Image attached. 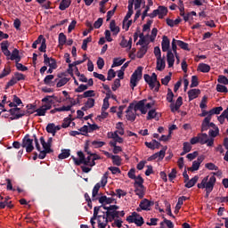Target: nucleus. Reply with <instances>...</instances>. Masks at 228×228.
Returning a JSON list of instances; mask_svg holds the SVG:
<instances>
[{
  "label": "nucleus",
  "mask_w": 228,
  "mask_h": 228,
  "mask_svg": "<svg viewBox=\"0 0 228 228\" xmlns=\"http://www.w3.org/2000/svg\"><path fill=\"white\" fill-rule=\"evenodd\" d=\"M60 129H61V126H56L54 125V123H50L46 126L47 133H50L51 134H53V136H54V134H56V132L60 131Z\"/></svg>",
  "instance_id": "5701e85b"
},
{
  "label": "nucleus",
  "mask_w": 228,
  "mask_h": 228,
  "mask_svg": "<svg viewBox=\"0 0 228 228\" xmlns=\"http://www.w3.org/2000/svg\"><path fill=\"white\" fill-rule=\"evenodd\" d=\"M119 134L110 132L108 134L109 138H112L116 143H124V139L120 136H118Z\"/></svg>",
  "instance_id": "a878e982"
},
{
  "label": "nucleus",
  "mask_w": 228,
  "mask_h": 228,
  "mask_svg": "<svg viewBox=\"0 0 228 228\" xmlns=\"http://www.w3.org/2000/svg\"><path fill=\"white\" fill-rule=\"evenodd\" d=\"M202 161H204V157H198L197 160H194L192 162V167H189L188 170H190L191 172L199 170V168L200 167V163H202Z\"/></svg>",
  "instance_id": "412c9836"
},
{
  "label": "nucleus",
  "mask_w": 228,
  "mask_h": 228,
  "mask_svg": "<svg viewBox=\"0 0 228 228\" xmlns=\"http://www.w3.org/2000/svg\"><path fill=\"white\" fill-rule=\"evenodd\" d=\"M39 141L43 149H45L46 152H53V150L51 149V145H53V137H50L47 142H45L44 137H40Z\"/></svg>",
  "instance_id": "4468645a"
},
{
  "label": "nucleus",
  "mask_w": 228,
  "mask_h": 228,
  "mask_svg": "<svg viewBox=\"0 0 228 228\" xmlns=\"http://www.w3.org/2000/svg\"><path fill=\"white\" fill-rule=\"evenodd\" d=\"M108 112L106 110H102L101 115L97 117V119L102 122V120H104V118H108Z\"/></svg>",
  "instance_id": "0e129e2a"
},
{
  "label": "nucleus",
  "mask_w": 228,
  "mask_h": 228,
  "mask_svg": "<svg viewBox=\"0 0 228 228\" xmlns=\"http://www.w3.org/2000/svg\"><path fill=\"white\" fill-rule=\"evenodd\" d=\"M125 61H126V59L115 58L113 60V64L111 68L113 69L115 67H120V65H123Z\"/></svg>",
  "instance_id": "79ce46f5"
},
{
  "label": "nucleus",
  "mask_w": 228,
  "mask_h": 228,
  "mask_svg": "<svg viewBox=\"0 0 228 228\" xmlns=\"http://www.w3.org/2000/svg\"><path fill=\"white\" fill-rule=\"evenodd\" d=\"M154 206V202L144 199L140 202L139 207L136 208V211L140 213L141 211H151V207Z\"/></svg>",
  "instance_id": "9b49d317"
},
{
  "label": "nucleus",
  "mask_w": 228,
  "mask_h": 228,
  "mask_svg": "<svg viewBox=\"0 0 228 228\" xmlns=\"http://www.w3.org/2000/svg\"><path fill=\"white\" fill-rule=\"evenodd\" d=\"M168 13V9L165 6H159L158 9L154 10L152 13L149 14V17L151 19H154V17H158L159 19H163V17H166V15Z\"/></svg>",
  "instance_id": "1a4fd4ad"
},
{
  "label": "nucleus",
  "mask_w": 228,
  "mask_h": 228,
  "mask_svg": "<svg viewBox=\"0 0 228 228\" xmlns=\"http://www.w3.org/2000/svg\"><path fill=\"white\" fill-rule=\"evenodd\" d=\"M99 190H101V183H96L93 189V199H95V197H97Z\"/></svg>",
  "instance_id": "864d4df0"
},
{
  "label": "nucleus",
  "mask_w": 228,
  "mask_h": 228,
  "mask_svg": "<svg viewBox=\"0 0 228 228\" xmlns=\"http://www.w3.org/2000/svg\"><path fill=\"white\" fill-rule=\"evenodd\" d=\"M70 104L68 106H62L59 108V111H71L72 110V106L76 105V101L70 99L69 101Z\"/></svg>",
  "instance_id": "c9c22d12"
},
{
  "label": "nucleus",
  "mask_w": 228,
  "mask_h": 228,
  "mask_svg": "<svg viewBox=\"0 0 228 228\" xmlns=\"http://www.w3.org/2000/svg\"><path fill=\"white\" fill-rule=\"evenodd\" d=\"M126 221L129 224H135L137 227H142V225L144 224L143 217L136 212H133L130 216H128L126 217Z\"/></svg>",
  "instance_id": "6e6552de"
},
{
  "label": "nucleus",
  "mask_w": 228,
  "mask_h": 228,
  "mask_svg": "<svg viewBox=\"0 0 228 228\" xmlns=\"http://www.w3.org/2000/svg\"><path fill=\"white\" fill-rule=\"evenodd\" d=\"M161 47H162L163 53H168V51H172L170 50V39H168V37L163 36Z\"/></svg>",
  "instance_id": "f3484780"
},
{
  "label": "nucleus",
  "mask_w": 228,
  "mask_h": 228,
  "mask_svg": "<svg viewBox=\"0 0 228 228\" xmlns=\"http://www.w3.org/2000/svg\"><path fill=\"white\" fill-rule=\"evenodd\" d=\"M70 156V150H62L61 153L59 154V159H67Z\"/></svg>",
  "instance_id": "37998d69"
},
{
  "label": "nucleus",
  "mask_w": 228,
  "mask_h": 228,
  "mask_svg": "<svg viewBox=\"0 0 228 228\" xmlns=\"http://www.w3.org/2000/svg\"><path fill=\"white\" fill-rule=\"evenodd\" d=\"M167 152V146L164 147L159 152H157L155 154H153L152 156H151L148 159V161H152V159H163V158H165V154Z\"/></svg>",
  "instance_id": "4be33fe9"
},
{
  "label": "nucleus",
  "mask_w": 228,
  "mask_h": 228,
  "mask_svg": "<svg viewBox=\"0 0 228 228\" xmlns=\"http://www.w3.org/2000/svg\"><path fill=\"white\" fill-rule=\"evenodd\" d=\"M94 106H95V100L94 98H88L82 110L86 111V110H90V108H94Z\"/></svg>",
  "instance_id": "2f4dec72"
},
{
  "label": "nucleus",
  "mask_w": 228,
  "mask_h": 228,
  "mask_svg": "<svg viewBox=\"0 0 228 228\" xmlns=\"http://www.w3.org/2000/svg\"><path fill=\"white\" fill-rule=\"evenodd\" d=\"M44 63L45 65H48L51 69H57L58 65L56 64V60L53 58H49L47 53L44 54Z\"/></svg>",
  "instance_id": "dca6fc26"
},
{
  "label": "nucleus",
  "mask_w": 228,
  "mask_h": 228,
  "mask_svg": "<svg viewBox=\"0 0 228 228\" xmlns=\"http://www.w3.org/2000/svg\"><path fill=\"white\" fill-rule=\"evenodd\" d=\"M172 53V51H168L167 53V61L169 69H172L174 67V63H175V55Z\"/></svg>",
  "instance_id": "393cba45"
},
{
  "label": "nucleus",
  "mask_w": 228,
  "mask_h": 228,
  "mask_svg": "<svg viewBox=\"0 0 228 228\" xmlns=\"http://www.w3.org/2000/svg\"><path fill=\"white\" fill-rule=\"evenodd\" d=\"M167 102H174V93L172 92V89L167 90Z\"/></svg>",
  "instance_id": "13d9d810"
},
{
  "label": "nucleus",
  "mask_w": 228,
  "mask_h": 228,
  "mask_svg": "<svg viewBox=\"0 0 228 228\" xmlns=\"http://www.w3.org/2000/svg\"><path fill=\"white\" fill-rule=\"evenodd\" d=\"M69 81V78L67 77H63L61 78L58 82H57V88H61V86H65V84Z\"/></svg>",
  "instance_id": "6e6d98bb"
},
{
  "label": "nucleus",
  "mask_w": 228,
  "mask_h": 228,
  "mask_svg": "<svg viewBox=\"0 0 228 228\" xmlns=\"http://www.w3.org/2000/svg\"><path fill=\"white\" fill-rule=\"evenodd\" d=\"M158 113L156 112V110H151L148 112L147 120H152V118H156V116Z\"/></svg>",
  "instance_id": "3c124183"
},
{
  "label": "nucleus",
  "mask_w": 228,
  "mask_h": 228,
  "mask_svg": "<svg viewBox=\"0 0 228 228\" xmlns=\"http://www.w3.org/2000/svg\"><path fill=\"white\" fill-rule=\"evenodd\" d=\"M216 183V177L215 175L212 176H206L202 179L200 183H198V188L201 190H206V197H209V193L213 191V189L215 188V184Z\"/></svg>",
  "instance_id": "39448f33"
},
{
  "label": "nucleus",
  "mask_w": 228,
  "mask_h": 228,
  "mask_svg": "<svg viewBox=\"0 0 228 228\" xmlns=\"http://www.w3.org/2000/svg\"><path fill=\"white\" fill-rule=\"evenodd\" d=\"M145 145H146V147H148V149L154 150V149H156V147H159V142L156 140H153L152 142H146Z\"/></svg>",
  "instance_id": "a18cd8bd"
},
{
  "label": "nucleus",
  "mask_w": 228,
  "mask_h": 228,
  "mask_svg": "<svg viewBox=\"0 0 228 228\" xmlns=\"http://www.w3.org/2000/svg\"><path fill=\"white\" fill-rule=\"evenodd\" d=\"M8 47H10V43H8V41H4L1 43L2 53L4 54V56L10 58L12 53L10 52V50H8Z\"/></svg>",
  "instance_id": "b1692460"
},
{
  "label": "nucleus",
  "mask_w": 228,
  "mask_h": 228,
  "mask_svg": "<svg viewBox=\"0 0 228 228\" xmlns=\"http://www.w3.org/2000/svg\"><path fill=\"white\" fill-rule=\"evenodd\" d=\"M112 163L113 165H116V167H120L122 165V159H120L119 156H111Z\"/></svg>",
  "instance_id": "c03bdc74"
},
{
  "label": "nucleus",
  "mask_w": 228,
  "mask_h": 228,
  "mask_svg": "<svg viewBox=\"0 0 228 228\" xmlns=\"http://www.w3.org/2000/svg\"><path fill=\"white\" fill-rule=\"evenodd\" d=\"M70 6V0H62L60 4L59 9L63 12L64 10H67Z\"/></svg>",
  "instance_id": "a19ab883"
},
{
  "label": "nucleus",
  "mask_w": 228,
  "mask_h": 228,
  "mask_svg": "<svg viewBox=\"0 0 228 228\" xmlns=\"http://www.w3.org/2000/svg\"><path fill=\"white\" fill-rule=\"evenodd\" d=\"M135 195L139 196V199H143V197L145 196V188L143 187V185H138L135 186Z\"/></svg>",
  "instance_id": "c85d7f7f"
},
{
  "label": "nucleus",
  "mask_w": 228,
  "mask_h": 228,
  "mask_svg": "<svg viewBox=\"0 0 228 228\" xmlns=\"http://www.w3.org/2000/svg\"><path fill=\"white\" fill-rule=\"evenodd\" d=\"M142 70H143V68L138 67L134 70V72L132 74V76L130 77V86H131V88H133V90H134V86H136V85H138V82L140 81V79H142Z\"/></svg>",
  "instance_id": "0eeeda50"
},
{
  "label": "nucleus",
  "mask_w": 228,
  "mask_h": 228,
  "mask_svg": "<svg viewBox=\"0 0 228 228\" xmlns=\"http://www.w3.org/2000/svg\"><path fill=\"white\" fill-rule=\"evenodd\" d=\"M147 53V47L142 46L140 48V50L137 52V58H143V56H145V54Z\"/></svg>",
  "instance_id": "de8ad7c7"
},
{
  "label": "nucleus",
  "mask_w": 228,
  "mask_h": 228,
  "mask_svg": "<svg viewBox=\"0 0 228 228\" xmlns=\"http://www.w3.org/2000/svg\"><path fill=\"white\" fill-rule=\"evenodd\" d=\"M216 90L218 92H220L221 94H227V92H228L227 87L225 86H222L220 84H218L216 86Z\"/></svg>",
  "instance_id": "052dcab7"
},
{
  "label": "nucleus",
  "mask_w": 228,
  "mask_h": 228,
  "mask_svg": "<svg viewBox=\"0 0 228 228\" xmlns=\"http://www.w3.org/2000/svg\"><path fill=\"white\" fill-rule=\"evenodd\" d=\"M107 215V217L109 218V222H113L115 218H118V215H120V212H105Z\"/></svg>",
  "instance_id": "58836bf2"
},
{
  "label": "nucleus",
  "mask_w": 228,
  "mask_h": 228,
  "mask_svg": "<svg viewBox=\"0 0 228 228\" xmlns=\"http://www.w3.org/2000/svg\"><path fill=\"white\" fill-rule=\"evenodd\" d=\"M144 81L148 83L151 90H154L155 92H159V86L161 85L159 84V81H158V75H156V73H152L151 76L147 74L144 75Z\"/></svg>",
  "instance_id": "423d86ee"
},
{
  "label": "nucleus",
  "mask_w": 228,
  "mask_h": 228,
  "mask_svg": "<svg viewBox=\"0 0 228 228\" xmlns=\"http://www.w3.org/2000/svg\"><path fill=\"white\" fill-rule=\"evenodd\" d=\"M197 181H199V176L196 175L186 183L185 187L186 188H193V186H195V184H197Z\"/></svg>",
  "instance_id": "4c0bfd02"
},
{
  "label": "nucleus",
  "mask_w": 228,
  "mask_h": 228,
  "mask_svg": "<svg viewBox=\"0 0 228 228\" xmlns=\"http://www.w3.org/2000/svg\"><path fill=\"white\" fill-rule=\"evenodd\" d=\"M177 45H178V47H181V49H183L184 51H189L188 43H184L183 41L173 38L172 43H171V47H172V51H173L174 54H176Z\"/></svg>",
  "instance_id": "9d476101"
},
{
  "label": "nucleus",
  "mask_w": 228,
  "mask_h": 228,
  "mask_svg": "<svg viewBox=\"0 0 228 228\" xmlns=\"http://www.w3.org/2000/svg\"><path fill=\"white\" fill-rule=\"evenodd\" d=\"M133 3H134V0H128V12L124 18L126 20H129L133 15Z\"/></svg>",
  "instance_id": "473e14b6"
},
{
  "label": "nucleus",
  "mask_w": 228,
  "mask_h": 228,
  "mask_svg": "<svg viewBox=\"0 0 228 228\" xmlns=\"http://www.w3.org/2000/svg\"><path fill=\"white\" fill-rule=\"evenodd\" d=\"M200 95V90L199 89H191L188 91L189 101H193V99H197Z\"/></svg>",
  "instance_id": "bb28decb"
},
{
  "label": "nucleus",
  "mask_w": 228,
  "mask_h": 228,
  "mask_svg": "<svg viewBox=\"0 0 228 228\" xmlns=\"http://www.w3.org/2000/svg\"><path fill=\"white\" fill-rule=\"evenodd\" d=\"M21 147L26 149L27 152H33V150L35 149V147L33 146V139H30L29 135H26L23 138Z\"/></svg>",
  "instance_id": "f8f14e48"
},
{
  "label": "nucleus",
  "mask_w": 228,
  "mask_h": 228,
  "mask_svg": "<svg viewBox=\"0 0 228 228\" xmlns=\"http://www.w3.org/2000/svg\"><path fill=\"white\" fill-rule=\"evenodd\" d=\"M121 47L128 48V51H131V47H133V38H129L127 41L126 38H123L120 43Z\"/></svg>",
  "instance_id": "7c9ffc66"
},
{
  "label": "nucleus",
  "mask_w": 228,
  "mask_h": 228,
  "mask_svg": "<svg viewBox=\"0 0 228 228\" xmlns=\"http://www.w3.org/2000/svg\"><path fill=\"white\" fill-rule=\"evenodd\" d=\"M116 131L112 133H116V134H120V136H124L125 131H124V123L118 122L116 124Z\"/></svg>",
  "instance_id": "72a5a7b5"
},
{
  "label": "nucleus",
  "mask_w": 228,
  "mask_h": 228,
  "mask_svg": "<svg viewBox=\"0 0 228 228\" xmlns=\"http://www.w3.org/2000/svg\"><path fill=\"white\" fill-rule=\"evenodd\" d=\"M10 113L12 117H11V120H17L18 118H20L21 117H24L26 115V111L20 110V108L15 107L11 109Z\"/></svg>",
  "instance_id": "ddd939ff"
},
{
  "label": "nucleus",
  "mask_w": 228,
  "mask_h": 228,
  "mask_svg": "<svg viewBox=\"0 0 228 228\" xmlns=\"http://www.w3.org/2000/svg\"><path fill=\"white\" fill-rule=\"evenodd\" d=\"M83 97H95V91L94 90H89V91H86L83 94Z\"/></svg>",
  "instance_id": "69168bd1"
},
{
  "label": "nucleus",
  "mask_w": 228,
  "mask_h": 228,
  "mask_svg": "<svg viewBox=\"0 0 228 228\" xmlns=\"http://www.w3.org/2000/svg\"><path fill=\"white\" fill-rule=\"evenodd\" d=\"M131 24H133V20H123V28L126 29V31L129 29V28L131 27Z\"/></svg>",
  "instance_id": "bf43d9fd"
},
{
  "label": "nucleus",
  "mask_w": 228,
  "mask_h": 228,
  "mask_svg": "<svg viewBox=\"0 0 228 228\" xmlns=\"http://www.w3.org/2000/svg\"><path fill=\"white\" fill-rule=\"evenodd\" d=\"M110 29L113 33V35H118L120 33V28L117 26L115 20H111L110 23Z\"/></svg>",
  "instance_id": "f704fd0d"
},
{
  "label": "nucleus",
  "mask_w": 228,
  "mask_h": 228,
  "mask_svg": "<svg viewBox=\"0 0 228 228\" xmlns=\"http://www.w3.org/2000/svg\"><path fill=\"white\" fill-rule=\"evenodd\" d=\"M217 81L222 85H228V79L225 77V76H219Z\"/></svg>",
  "instance_id": "338daca9"
},
{
  "label": "nucleus",
  "mask_w": 228,
  "mask_h": 228,
  "mask_svg": "<svg viewBox=\"0 0 228 228\" xmlns=\"http://www.w3.org/2000/svg\"><path fill=\"white\" fill-rule=\"evenodd\" d=\"M170 79H172V73H169V75L166 76L164 78L161 79L162 85H165V86H167V85L170 83Z\"/></svg>",
  "instance_id": "5fc2aeb1"
},
{
  "label": "nucleus",
  "mask_w": 228,
  "mask_h": 228,
  "mask_svg": "<svg viewBox=\"0 0 228 228\" xmlns=\"http://www.w3.org/2000/svg\"><path fill=\"white\" fill-rule=\"evenodd\" d=\"M94 216H96V220L98 223L99 228H106L110 219L108 218V214H106V208H102V207H94Z\"/></svg>",
  "instance_id": "20e7f679"
},
{
  "label": "nucleus",
  "mask_w": 228,
  "mask_h": 228,
  "mask_svg": "<svg viewBox=\"0 0 228 228\" xmlns=\"http://www.w3.org/2000/svg\"><path fill=\"white\" fill-rule=\"evenodd\" d=\"M183 151L184 152H190V151H191V143L183 142Z\"/></svg>",
  "instance_id": "774afa93"
},
{
  "label": "nucleus",
  "mask_w": 228,
  "mask_h": 228,
  "mask_svg": "<svg viewBox=\"0 0 228 228\" xmlns=\"http://www.w3.org/2000/svg\"><path fill=\"white\" fill-rule=\"evenodd\" d=\"M113 92H117V89L120 88V80L119 78H117L114 80V83L111 86Z\"/></svg>",
  "instance_id": "4d7b16f0"
},
{
  "label": "nucleus",
  "mask_w": 228,
  "mask_h": 228,
  "mask_svg": "<svg viewBox=\"0 0 228 228\" xmlns=\"http://www.w3.org/2000/svg\"><path fill=\"white\" fill-rule=\"evenodd\" d=\"M198 70H200V72L208 73L211 70V67L206 63H200L198 66Z\"/></svg>",
  "instance_id": "e433bc0d"
},
{
  "label": "nucleus",
  "mask_w": 228,
  "mask_h": 228,
  "mask_svg": "<svg viewBox=\"0 0 228 228\" xmlns=\"http://www.w3.org/2000/svg\"><path fill=\"white\" fill-rule=\"evenodd\" d=\"M44 40H45V38H44V36L40 35L37 37V39L32 44V48L37 49V46L38 45V44H42V42H44Z\"/></svg>",
  "instance_id": "09e8293b"
},
{
  "label": "nucleus",
  "mask_w": 228,
  "mask_h": 228,
  "mask_svg": "<svg viewBox=\"0 0 228 228\" xmlns=\"http://www.w3.org/2000/svg\"><path fill=\"white\" fill-rule=\"evenodd\" d=\"M201 110H206L208 108V96H203L201 102L200 104Z\"/></svg>",
  "instance_id": "603ef678"
},
{
  "label": "nucleus",
  "mask_w": 228,
  "mask_h": 228,
  "mask_svg": "<svg viewBox=\"0 0 228 228\" xmlns=\"http://www.w3.org/2000/svg\"><path fill=\"white\" fill-rule=\"evenodd\" d=\"M198 136L200 138V143H201V145L206 144V142H208V140L209 139V137H208L207 134H200Z\"/></svg>",
  "instance_id": "49530a36"
},
{
  "label": "nucleus",
  "mask_w": 228,
  "mask_h": 228,
  "mask_svg": "<svg viewBox=\"0 0 228 228\" xmlns=\"http://www.w3.org/2000/svg\"><path fill=\"white\" fill-rule=\"evenodd\" d=\"M34 142L36 143V149H37V151L40 152L38 155L39 159H44L46 154H51V151H47L45 149L42 151V148H40V144L38 143V139L35 138Z\"/></svg>",
  "instance_id": "a211bd4d"
},
{
  "label": "nucleus",
  "mask_w": 228,
  "mask_h": 228,
  "mask_svg": "<svg viewBox=\"0 0 228 228\" xmlns=\"http://www.w3.org/2000/svg\"><path fill=\"white\" fill-rule=\"evenodd\" d=\"M41 102H42L41 106L37 109H35V106L30 105L29 110H31L28 111V113H30V115H32V113H36L35 117H45V114L47 113V111H49V110L53 108L52 96H45L41 100Z\"/></svg>",
  "instance_id": "f03ea898"
},
{
  "label": "nucleus",
  "mask_w": 228,
  "mask_h": 228,
  "mask_svg": "<svg viewBox=\"0 0 228 228\" xmlns=\"http://www.w3.org/2000/svg\"><path fill=\"white\" fill-rule=\"evenodd\" d=\"M92 145L93 147H94V149H99L101 147H104V145H106V142L102 141H93Z\"/></svg>",
  "instance_id": "8fccbe9b"
},
{
  "label": "nucleus",
  "mask_w": 228,
  "mask_h": 228,
  "mask_svg": "<svg viewBox=\"0 0 228 228\" xmlns=\"http://www.w3.org/2000/svg\"><path fill=\"white\" fill-rule=\"evenodd\" d=\"M152 24V21L149 20L147 21L146 24L143 25L142 27V33L140 34L139 37H140V44H143V42H145V35L143 33H149V31H151V26Z\"/></svg>",
  "instance_id": "2eb2a0df"
},
{
  "label": "nucleus",
  "mask_w": 228,
  "mask_h": 228,
  "mask_svg": "<svg viewBox=\"0 0 228 228\" xmlns=\"http://www.w3.org/2000/svg\"><path fill=\"white\" fill-rule=\"evenodd\" d=\"M67 44V36L63 33L59 34V47H63Z\"/></svg>",
  "instance_id": "ea45409f"
},
{
  "label": "nucleus",
  "mask_w": 228,
  "mask_h": 228,
  "mask_svg": "<svg viewBox=\"0 0 228 228\" xmlns=\"http://www.w3.org/2000/svg\"><path fill=\"white\" fill-rule=\"evenodd\" d=\"M165 67H167V63L165 61V58H158L157 59V70H159L160 72L162 70H165Z\"/></svg>",
  "instance_id": "cd10ccee"
},
{
  "label": "nucleus",
  "mask_w": 228,
  "mask_h": 228,
  "mask_svg": "<svg viewBox=\"0 0 228 228\" xmlns=\"http://www.w3.org/2000/svg\"><path fill=\"white\" fill-rule=\"evenodd\" d=\"M77 156L79 159H77L76 157H71L75 165H81L84 163L86 167H95V159H98L97 156L95 155H88L86 158H85V154L83 151H78Z\"/></svg>",
  "instance_id": "7ed1b4c3"
},
{
  "label": "nucleus",
  "mask_w": 228,
  "mask_h": 228,
  "mask_svg": "<svg viewBox=\"0 0 228 228\" xmlns=\"http://www.w3.org/2000/svg\"><path fill=\"white\" fill-rule=\"evenodd\" d=\"M181 106H183V97L179 96L175 103L170 104L171 111L173 113H175V111H179V108H181Z\"/></svg>",
  "instance_id": "aec40b11"
},
{
  "label": "nucleus",
  "mask_w": 228,
  "mask_h": 228,
  "mask_svg": "<svg viewBox=\"0 0 228 228\" xmlns=\"http://www.w3.org/2000/svg\"><path fill=\"white\" fill-rule=\"evenodd\" d=\"M115 76H117V73L115 72L114 69H110L108 71V77H107L108 81H111V79H113V77H115Z\"/></svg>",
  "instance_id": "e2e57ef3"
},
{
  "label": "nucleus",
  "mask_w": 228,
  "mask_h": 228,
  "mask_svg": "<svg viewBox=\"0 0 228 228\" xmlns=\"http://www.w3.org/2000/svg\"><path fill=\"white\" fill-rule=\"evenodd\" d=\"M152 106H154V102L147 103L145 99L139 101L135 105L131 103L126 111V118L130 122H134L136 120V111H141L142 115H145Z\"/></svg>",
  "instance_id": "f257e3e1"
},
{
  "label": "nucleus",
  "mask_w": 228,
  "mask_h": 228,
  "mask_svg": "<svg viewBox=\"0 0 228 228\" xmlns=\"http://www.w3.org/2000/svg\"><path fill=\"white\" fill-rule=\"evenodd\" d=\"M210 122H211V118L206 117L201 125V131H208L209 127H215V124Z\"/></svg>",
  "instance_id": "6ab92c4d"
},
{
  "label": "nucleus",
  "mask_w": 228,
  "mask_h": 228,
  "mask_svg": "<svg viewBox=\"0 0 228 228\" xmlns=\"http://www.w3.org/2000/svg\"><path fill=\"white\" fill-rule=\"evenodd\" d=\"M54 79V75H47L45 79V85H51L52 81Z\"/></svg>",
  "instance_id": "680f3d73"
},
{
  "label": "nucleus",
  "mask_w": 228,
  "mask_h": 228,
  "mask_svg": "<svg viewBox=\"0 0 228 228\" xmlns=\"http://www.w3.org/2000/svg\"><path fill=\"white\" fill-rule=\"evenodd\" d=\"M8 60H12L16 61V63H19V61H20V55H19V50L14 49L9 56Z\"/></svg>",
  "instance_id": "c756f323"
}]
</instances>
